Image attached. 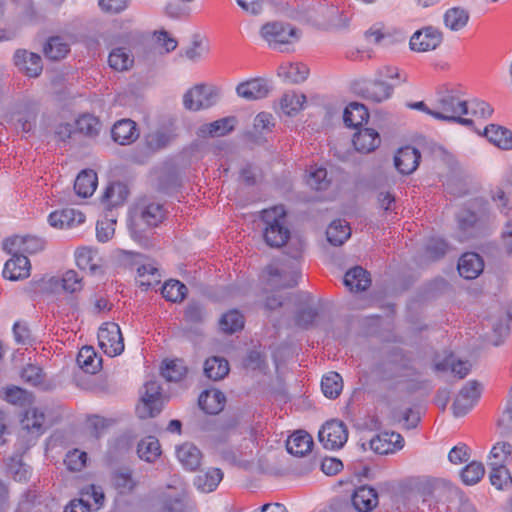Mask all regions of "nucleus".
<instances>
[{
	"label": "nucleus",
	"instance_id": "obj_51",
	"mask_svg": "<svg viewBox=\"0 0 512 512\" xmlns=\"http://www.w3.org/2000/svg\"><path fill=\"white\" fill-rule=\"evenodd\" d=\"M187 292V287L178 280H169L162 287L163 297L171 302H181Z\"/></svg>",
	"mask_w": 512,
	"mask_h": 512
},
{
	"label": "nucleus",
	"instance_id": "obj_52",
	"mask_svg": "<svg viewBox=\"0 0 512 512\" xmlns=\"http://www.w3.org/2000/svg\"><path fill=\"white\" fill-rule=\"evenodd\" d=\"M97 252L89 247H82L76 250L75 258L76 264L81 270L89 269L92 273H95L98 269L94 259Z\"/></svg>",
	"mask_w": 512,
	"mask_h": 512
},
{
	"label": "nucleus",
	"instance_id": "obj_38",
	"mask_svg": "<svg viewBox=\"0 0 512 512\" xmlns=\"http://www.w3.org/2000/svg\"><path fill=\"white\" fill-rule=\"evenodd\" d=\"M351 235V228L345 220L333 221L326 230L329 243L334 246H341Z\"/></svg>",
	"mask_w": 512,
	"mask_h": 512
},
{
	"label": "nucleus",
	"instance_id": "obj_48",
	"mask_svg": "<svg viewBox=\"0 0 512 512\" xmlns=\"http://www.w3.org/2000/svg\"><path fill=\"white\" fill-rule=\"evenodd\" d=\"M54 285L61 284L62 289L68 293H75L82 289V277L74 270L66 271L61 278H52Z\"/></svg>",
	"mask_w": 512,
	"mask_h": 512
},
{
	"label": "nucleus",
	"instance_id": "obj_21",
	"mask_svg": "<svg viewBox=\"0 0 512 512\" xmlns=\"http://www.w3.org/2000/svg\"><path fill=\"white\" fill-rule=\"evenodd\" d=\"M381 138L379 133L372 128L358 130L353 137V145L358 152L371 153L379 147Z\"/></svg>",
	"mask_w": 512,
	"mask_h": 512
},
{
	"label": "nucleus",
	"instance_id": "obj_35",
	"mask_svg": "<svg viewBox=\"0 0 512 512\" xmlns=\"http://www.w3.org/2000/svg\"><path fill=\"white\" fill-rule=\"evenodd\" d=\"M97 187V174L93 170L81 171L75 182L74 190L80 197H90Z\"/></svg>",
	"mask_w": 512,
	"mask_h": 512
},
{
	"label": "nucleus",
	"instance_id": "obj_32",
	"mask_svg": "<svg viewBox=\"0 0 512 512\" xmlns=\"http://www.w3.org/2000/svg\"><path fill=\"white\" fill-rule=\"evenodd\" d=\"M129 188L123 182H113L106 188L102 202L106 203L109 208L122 205L129 196Z\"/></svg>",
	"mask_w": 512,
	"mask_h": 512
},
{
	"label": "nucleus",
	"instance_id": "obj_59",
	"mask_svg": "<svg viewBox=\"0 0 512 512\" xmlns=\"http://www.w3.org/2000/svg\"><path fill=\"white\" fill-rule=\"evenodd\" d=\"M491 198L501 213L507 215L512 209V194L502 187H496L491 191Z\"/></svg>",
	"mask_w": 512,
	"mask_h": 512
},
{
	"label": "nucleus",
	"instance_id": "obj_20",
	"mask_svg": "<svg viewBox=\"0 0 512 512\" xmlns=\"http://www.w3.org/2000/svg\"><path fill=\"white\" fill-rule=\"evenodd\" d=\"M457 268L465 279H475L482 273L484 262L477 253L467 252L460 257Z\"/></svg>",
	"mask_w": 512,
	"mask_h": 512
},
{
	"label": "nucleus",
	"instance_id": "obj_45",
	"mask_svg": "<svg viewBox=\"0 0 512 512\" xmlns=\"http://www.w3.org/2000/svg\"><path fill=\"white\" fill-rule=\"evenodd\" d=\"M305 101L306 96L304 94L288 92L280 100V109L284 114L293 116L303 108Z\"/></svg>",
	"mask_w": 512,
	"mask_h": 512
},
{
	"label": "nucleus",
	"instance_id": "obj_64",
	"mask_svg": "<svg viewBox=\"0 0 512 512\" xmlns=\"http://www.w3.org/2000/svg\"><path fill=\"white\" fill-rule=\"evenodd\" d=\"M86 461L87 454L77 449L69 451L64 459V463L70 471H80L85 467Z\"/></svg>",
	"mask_w": 512,
	"mask_h": 512
},
{
	"label": "nucleus",
	"instance_id": "obj_28",
	"mask_svg": "<svg viewBox=\"0 0 512 512\" xmlns=\"http://www.w3.org/2000/svg\"><path fill=\"white\" fill-rule=\"evenodd\" d=\"M112 138L120 145H127L138 138L136 123L130 119L116 122L111 131Z\"/></svg>",
	"mask_w": 512,
	"mask_h": 512
},
{
	"label": "nucleus",
	"instance_id": "obj_36",
	"mask_svg": "<svg viewBox=\"0 0 512 512\" xmlns=\"http://www.w3.org/2000/svg\"><path fill=\"white\" fill-rule=\"evenodd\" d=\"M369 113L367 108L358 102L350 103L344 110L343 120L346 126L358 128L367 122Z\"/></svg>",
	"mask_w": 512,
	"mask_h": 512
},
{
	"label": "nucleus",
	"instance_id": "obj_61",
	"mask_svg": "<svg viewBox=\"0 0 512 512\" xmlns=\"http://www.w3.org/2000/svg\"><path fill=\"white\" fill-rule=\"evenodd\" d=\"M21 378L28 385L38 387L43 384L44 375L40 367L28 364L23 368Z\"/></svg>",
	"mask_w": 512,
	"mask_h": 512
},
{
	"label": "nucleus",
	"instance_id": "obj_60",
	"mask_svg": "<svg viewBox=\"0 0 512 512\" xmlns=\"http://www.w3.org/2000/svg\"><path fill=\"white\" fill-rule=\"evenodd\" d=\"M112 481L114 486L121 493L131 492L136 486V482L133 480L131 472L127 469L116 471L113 474Z\"/></svg>",
	"mask_w": 512,
	"mask_h": 512
},
{
	"label": "nucleus",
	"instance_id": "obj_58",
	"mask_svg": "<svg viewBox=\"0 0 512 512\" xmlns=\"http://www.w3.org/2000/svg\"><path fill=\"white\" fill-rule=\"evenodd\" d=\"M206 318V311L203 305L195 300H191L184 310V320L190 324L203 323Z\"/></svg>",
	"mask_w": 512,
	"mask_h": 512
},
{
	"label": "nucleus",
	"instance_id": "obj_16",
	"mask_svg": "<svg viewBox=\"0 0 512 512\" xmlns=\"http://www.w3.org/2000/svg\"><path fill=\"white\" fill-rule=\"evenodd\" d=\"M11 254L12 258L5 263L3 276L13 281L27 278L31 269L29 259L19 252Z\"/></svg>",
	"mask_w": 512,
	"mask_h": 512
},
{
	"label": "nucleus",
	"instance_id": "obj_6",
	"mask_svg": "<svg viewBox=\"0 0 512 512\" xmlns=\"http://www.w3.org/2000/svg\"><path fill=\"white\" fill-rule=\"evenodd\" d=\"M411 488L423 498V502L428 498H435L437 502L442 501L447 495L456 494L457 490L448 482L442 479L417 478L411 482Z\"/></svg>",
	"mask_w": 512,
	"mask_h": 512
},
{
	"label": "nucleus",
	"instance_id": "obj_40",
	"mask_svg": "<svg viewBox=\"0 0 512 512\" xmlns=\"http://www.w3.org/2000/svg\"><path fill=\"white\" fill-rule=\"evenodd\" d=\"M137 453L140 459L153 463L161 455V448L158 439L148 436L142 439L137 446Z\"/></svg>",
	"mask_w": 512,
	"mask_h": 512
},
{
	"label": "nucleus",
	"instance_id": "obj_53",
	"mask_svg": "<svg viewBox=\"0 0 512 512\" xmlns=\"http://www.w3.org/2000/svg\"><path fill=\"white\" fill-rule=\"evenodd\" d=\"M187 368L181 360H172L161 368L162 376L168 381H180L186 374Z\"/></svg>",
	"mask_w": 512,
	"mask_h": 512
},
{
	"label": "nucleus",
	"instance_id": "obj_17",
	"mask_svg": "<svg viewBox=\"0 0 512 512\" xmlns=\"http://www.w3.org/2000/svg\"><path fill=\"white\" fill-rule=\"evenodd\" d=\"M275 126L274 117L268 112H260L256 115L253 127L246 132V138L255 144L264 142V135L270 133Z\"/></svg>",
	"mask_w": 512,
	"mask_h": 512
},
{
	"label": "nucleus",
	"instance_id": "obj_29",
	"mask_svg": "<svg viewBox=\"0 0 512 512\" xmlns=\"http://www.w3.org/2000/svg\"><path fill=\"white\" fill-rule=\"evenodd\" d=\"M484 136L489 142L502 150L512 149V131L503 126L496 124L488 125L485 128Z\"/></svg>",
	"mask_w": 512,
	"mask_h": 512
},
{
	"label": "nucleus",
	"instance_id": "obj_63",
	"mask_svg": "<svg viewBox=\"0 0 512 512\" xmlns=\"http://www.w3.org/2000/svg\"><path fill=\"white\" fill-rule=\"evenodd\" d=\"M307 184L314 190H325L329 186L326 169L317 168L311 171L307 178Z\"/></svg>",
	"mask_w": 512,
	"mask_h": 512
},
{
	"label": "nucleus",
	"instance_id": "obj_55",
	"mask_svg": "<svg viewBox=\"0 0 512 512\" xmlns=\"http://www.w3.org/2000/svg\"><path fill=\"white\" fill-rule=\"evenodd\" d=\"M485 469L481 462L472 461L462 471L461 478L467 485L478 483L484 476Z\"/></svg>",
	"mask_w": 512,
	"mask_h": 512
},
{
	"label": "nucleus",
	"instance_id": "obj_5",
	"mask_svg": "<svg viewBox=\"0 0 512 512\" xmlns=\"http://www.w3.org/2000/svg\"><path fill=\"white\" fill-rule=\"evenodd\" d=\"M163 401L161 386L151 380L144 384L140 402L136 406V414L140 419L153 418L162 411Z\"/></svg>",
	"mask_w": 512,
	"mask_h": 512
},
{
	"label": "nucleus",
	"instance_id": "obj_49",
	"mask_svg": "<svg viewBox=\"0 0 512 512\" xmlns=\"http://www.w3.org/2000/svg\"><path fill=\"white\" fill-rule=\"evenodd\" d=\"M435 369L437 371H447L451 369L452 373L459 377V379L465 378L471 369V364L468 361H457L453 360V357L450 356L443 360L442 362H438L435 364Z\"/></svg>",
	"mask_w": 512,
	"mask_h": 512
},
{
	"label": "nucleus",
	"instance_id": "obj_19",
	"mask_svg": "<svg viewBox=\"0 0 512 512\" xmlns=\"http://www.w3.org/2000/svg\"><path fill=\"white\" fill-rule=\"evenodd\" d=\"M236 93L247 101H254L265 98L269 93V87L265 80L255 78L238 84Z\"/></svg>",
	"mask_w": 512,
	"mask_h": 512
},
{
	"label": "nucleus",
	"instance_id": "obj_62",
	"mask_svg": "<svg viewBox=\"0 0 512 512\" xmlns=\"http://www.w3.org/2000/svg\"><path fill=\"white\" fill-rule=\"evenodd\" d=\"M318 314L316 308L307 307L300 309L295 315V324L302 329H309L313 326Z\"/></svg>",
	"mask_w": 512,
	"mask_h": 512
},
{
	"label": "nucleus",
	"instance_id": "obj_13",
	"mask_svg": "<svg viewBox=\"0 0 512 512\" xmlns=\"http://www.w3.org/2000/svg\"><path fill=\"white\" fill-rule=\"evenodd\" d=\"M3 247L8 253L34 254L44 249L45 241L36 236H14L4 241Z\"/></svg>",
	"mask_w": 512,
	"mask_h": 512
},
{
	"label": "nucleus",
	"instance_id": "obj_47",
	"mask_svg": "<svg viewBox=\"0 0 512 512\" xmlns=\"http://www.w3.org/2000/svg\"><path fill=\"white\" fill-rule=\"evenodd\" d=\"M176 134L172 129L161 128L146 137L147 146L152 150H158L166 147L174 138Z\"/></svg>",
	"mask_w": 512,
	"mask_h": 512
},
{
	"label": "nucleus",
	"instance_id": "obj_33",
	"mask_svg": "<svg viewBox=\"0 0 512 512\" xmlns=\"http://www.w3.org/2000/svg\"><path fill=\"white\" fill-rule=\"evenodd\" d=\"M222 478L223 472L219 468H210L195 477L194 485L199 491L209 493L216 489Z\"/></svg>",
	"mask_w": 512,
	"mask_h": 512
},
{
	"label": "nucleus",
	"instance_id": "obj_12",
	"mask_svg": "<svg viewBox=\"0 0 512 512\" xmlns=\"http://www.w3.org/2000/svg\"><path fill=\"white\" fill-rule=\"evenodd\" d=\"M267 284L274 289L291 288L298 284L299 272L287 267L271 264L266 268Z\"/></svg>",
	"mask_w": 512,
	"mask_h": 512
},
{
	"label": "nucleus",
	"instance_id": "obj_22",
	"mask_svg": "<svg viewBox=\"0 0 512 512\" xmlns=\"http://www.w3.org/2000/svg\"><path fill=\"white\" fill-rule=\"evenodd\" d=\"M48 221L51 226L56 228H71L85 221L83 213L74 209H64L55 211L49 215Z\"/></svg>",
	"mask_w": 512,
	"mask_h": 512
},
{
	"label": "nucleus",
	"instance_id": "obj_30",
	"mask_svg": "<svg viewBox=\"0 0 512 512\" xmlns=\"http://www.w3.org/2000/svg\"><path fill=\"white\" fill-rule=\"evenodd\" d=\"M344 284L350 291L361 292L371 284L369 273L360 266L348 270L344 276Z\"/></svg>",
	"mask_w": 512,
	"mask_h": 512
},
{
	"label": "nucleus",
	"instance_id": "obj_4",
	"mask_svg": "<svg viewBox=\"0 0 512 512\" xmlns=\"http://www.w3.org/2000/svg\"><path fill=\"white\" fill-rule=\"evenodd\" d=\"M458 238L461 242L482 234L489 223V215L484 211L463 209L457 214Z\"/></svg>",
	"mask_w": 512,
	"mask_h": 512
},
{
	"label": "nucleus",
	"instance_id": "obj_8",
	"mask_svg": "<svg viewBox=\"0 0 512 512\" xmlns=\"http://www.w3.org/2000/svg\"><path fill=\"white\" fill-rule=\"evenodd\" d=\"M261 35L274 48L298 38L296 29L282 22L266 23L261 28Z\"/></svg>",
	"mask_w": 512,
	"mask_h": 512
},
{
	"label": "nucleus",
	"instance_id": "obj_7",
	"mask_svg": "<svg viewBox=\"0 0 512 512\" xmlns=\"http://www.w3.org/2000/svg\"><path fill=\"white\" fill-rule=\"evenodd\" d=\"M98 341L101 349L110 357L117 356L124 350L123 336L116 323L103 324L98 331Z\"/></svg>",
	"mask_w": 512,
	"mask_h": 512
},
{
	"label": "nucleus",
	"instance_id": "obj_56",
	"mask_svg": "<svg viewBox=\"0 0 512 512\" xmlns=\"http://www.w3.org/2000/svg\"><path fill=\"white\" fill-rule=\"evenodd\" d=\"M490 467V482L497 489L502 490L511 485L512 477L507 467L489 466Z\"/></svg>",
	"mask_w": 512,
	"mask_h": 512
},
{
	"label": "nucleus",
	"instance_id": "obj_25",
	"mask_svg": "<svg viewBox=\"0 0 512 512\" xmlns=\"http://www.w3.org/2000/svg\"><path fill=\"white\" fill-rule=\"evenodd\" d=\"M226 397L219 390L203 391L198 399L199 407L207 414H218L225 406Z\"/></svg>",
	"mask_w": 512,
	"mask_h": 512
},
{
	"label": "nucleus",
	"instance_id": "obj_50",
	"mask_svg": "<svg viewBox=\"0 0 512 512\" xmlns=\"http://www.w3.org/2000/svg\"><path fill=\"white\" fill-rule=\"evenodd\" d=\"M219 326L223 332L232 334L244 327V317L237 310H231L221 317Z\"/></svg>",
	"mask_w": 512,
	"mask_h": 512
},
{
	"label": "nucleus",
	"instance_id": "obj_24",
	"mask_svg": "<svg viewBox=\"0 0 512 512\" xmlns=\"http://www.w3.org/2000/svg\"><path fill=\"white\" fill-rule=\"evenodd\" d=\"M176 455L186 470L194 471L201 465L202 453L193 443L186 442L177 447Z\"/></svg>",
	"mask_w": 512,
	"mask_h": 512
},
{
	"label": "nucleus",
	"instance_id": "obj_9",
	"mask_svg": "<svg viewBox=\"0 0 512 512\" xmlns=\"http://www.w3.org/2000/svg\"><path fill=\"white\" fill-rule=\"evenodd\" d=\"M318 437L325 448L335 450L343 447L347 442L348 431L343 422L331 420L322 426Z\"/></svg>",
	"mask_w": 512,
	"mask_h": 512
},
{
	"label": "nucleus",
	"instance_id": "obj_18",
	"mask_svg": "<svg viewBox=\"0 0 512 512\" xmlns=\"http://www.w3.org/2000/svg\"><path fill=\"white\" fill-rule=\"evenodd\" d=\"M351 503L358 512H370L378 504V494L374 488L364 485L354 491Z\"/></svg>",
	"mask_w": 512,
	"mask_h": 512
},
{
	"label": "nucleus",
	"instance_id": "obj_26",
	"mask_svg": "<svg viewBox=\"0 0 512 512\" xmlns=\"http://www.w3.org/2000/svg\"><path fill=\"white\" fill-rule=\"evenodd\" d=\"M38 111L39 103L36 100L25 99L21 102L17 122L23 132L28 133L33 129Z\"/></svg>",
	"mask_w": 512,
	"mask_h": 512
},
{
	"label": "nucleus",
	"instance_id": "obj_3",
	"mask_svg": "<svg viewBox=\"0 0 512 512\" xmlns=\"http://www.w3.org/2000/svg\"><path fill=\"white\" fill-rule=\"evenodd\" d=\"M438 106L440 110H435V113H432V117L435 119L455 122L467 127L473 125V120L462 117V115L469 113V106L468 102L459 96L450 92L446 93L439 98Z\"/></svg>",
	"mask_w": 512,
	"mask_h": 512
},
{
	"label": "nucleus",
	"instance_id": "obj_11",
	"mask_svg": "<svg viewBox=\"0 0 512 512\" xmlns=\"http://www.w3.org/2000/svg\"><path fill=\"white\" fill-rule=\"evenodd\" d=\"M216 94L213 89L199 84L188 90L183 96L184 107L191 111L207 109L214 105Z\"/></svg>",
	"mask_w": 512,
	"mask_h": 512
},
{
	"label": "nucleus",
	"instance_id": "obj_54",
	"mask_svg": "<svg viewBox=\"0 0 512 512\" xmlns=\"http://www.w3.org/2000/svg\"><path fill=\"white\" fill-rule=\"evenodd\" d=\"M76 127L80 133L89 137H94L99 133L100 122L93 115L85 114L77 119Z\"/></svg>",
	"mask_w": 512,
	"mask_h": 512
},
{
	"label": "nucleus",
	"instance_id": "obj_1",
	"mask_svg": "<svg viewBox=\"0 0 512 512\" xmlns=\"http://www.w3.org/2000/svg\"><path fill=\"white\" fill-rule=\"evenodd\" d=\"M165 217L163 205L151 197L144 196L136 200L130 209V232L136 241L148 246L145 230L158 226Z\"/></svg>",
	"mask_w": 512,
	"mask_h": 512
},
{
	"label": "nucleus",
	"instance_id": "obj_42",
	"mask_svg": "<svg viewBox=\"0 0 512 512\" xmlns=\"http://www.w3.org/2000/svg\"><path fill=\"white\" fill-rule=\"evenodd\" d=\"M469 12L462 7H453L444 14V24L452 31L463 29L469 21Z\"/></svg>",
	"mask_w": 512,
	"mask_h": 512
},
{
	"label": "nucleus",
	"instance_id": "obj_10",
	"mask_svg": "<svg viewBox=\"0 0 512 512\" xmlns=\"http://www.w3.org/2000/svg\"><path fill=\"white\" fill-rule=\"evenodd\" d=\"M443 41V34L432 26L416 31L410 38V48L415 52H429L435 50Z\"/></svg>",
	"mask_w": 512,
	"mask_h": 512
},
{
	"label": "nucleus",
	"instance_id": "obj_39",
	"mask_svg": "<svg viewBox=\"0 0 512 512\" xmlns=\"http://www.w3.org/2000/svg\"><path fill=\"white\" fill-rule=\"evenodd\" d=\"M70 51V45L60 36L50 37L43 47L44 55L50 60H60Z\"/></svg>",
	"mask_w": 512,
	"mask_h": 512
},
{
	"label": "nucleus",
	"instance_id": "obj_31",
	"mask_svg": "<svg viewBox=\"0 0 512 512\" xmlns=\"http://www.w3.org/2000/svg\"><path fill=\"white\" fill-rule=\"evenodd\" d=\"M309 69L302 63H283L278 68V76L284 81L298 84L306 80Z\"/></svg>",
	"mask_w": 512,
	"mask_h": 512
},
{
	"label": "nucleus",
	"instance_id": "obj_15",
	"mask_svg": "<svg viewBox=\"0 0 512 512\" xmlns=\"http://www.w3.org/2000/svg\"><path fill=\"white\" fill-rule=\"evenodd\" d=\"M420 159L421 154L416 148L406 146L397 151L394 157V165L399 173L409 175L417 169Z\"/></svg>",
	"mask_w": 512,
	"mask_h": 512
},
{
	"label": "nucleus",
	"instance_id": "obj_2",
	"mask_svg": "<svg viewBox=\"0 0 512 512\" xmlns=\"http://www.w3.org/2000/svg\"><path fill=\"white\" fill-rule=\"evenodd\" d=\"M286 212L283 206H274L262 211L265 223L264 239L271 247H282L290 237V231L285 226Z\"/></svg>",
	"mask_w": 512,
	"mask_h": 512
},
{
	"label": "nucleus",
	"instance_id": "obj_43",
	"mask_svg": "<svg viewBox=\"0 0 512 512\" xmlns=\"http://www.w3.org/2000/svg\"><path fill=\"white\" fill-rule=\"evenodd\" d=\"M108 63L116 71H126L133 66L134 58L125 48H115L109 54Z\"/></svg>",
	"mask_w": 512,
	"mask_h": 512
},
{
	"label": "nucleus",
	"instance_id": "obj_27",
	"mask_svg": "<svg viewBox=\"0 0 512 512\" xmlns=\"http://www.w3.org/2000/svg\"><path fill=\"white\" fill-rule=\"evenodd\" d=\"M313 439L307 432L298 430L294 432L286 441L287 451L298 457H302L311 451Z\"/></svg>",
	"mask_w": 512,
	"mask_h": 512
},
{
	"label": "nucleus",
	"instance_id": "obj_14",
	"mask_svg": "<svg viewBox=\"0 0 512 512\" xmlns=\"http://www.w3.org/2000/svg\"><path fill=\"white\" fill-rule=\"evenodd\" d=\"M13 60L15 66L28 77H38L43 70L41 56L25 49L16 50Z\"/></svg>",
	"mask_w": 512,
	"mask_h": 512
},
{
	"label": "nucleus",
	"instance_id": "obj_46",
	"mask_svg": "<svg viewBox=\"0 0 512 512\" xmlns=\"http://www.w3.org/2000/svg\"><path fill=\"white\" fill-rule=\"evenodd\" d=\"M321 389L327 398H337L343 389L342 377L337 372L328 373L322 378Z\"/></svg>",
	"mask_w": 512,
	"mask_h": 512
},
{
	"label": "nucleus",
	"instance_id": "obj_37",
	"mask_svg": "<svg viewBox=\"0 0 512 512\" xmlns=\"http://www.w3.org/2000/svg\"><path fill=\"white\" fill-rule=\"evenodd\" d=\"M229 370L228 361L218 356L208 358L204 364L205 375L213 381H219L225 378L228 375Z\"/></svg>",
	"mask_w": 512,
	"mask_h": 512
},
{
	"label": "nucleus",
	"instance_id": "obj_41",
	"mask_svg": "<svg viewBox=\"0 0 512 512\" xmlns=\"http://www.w3.org/2000/svg\"><path fill=\"white\" fill-rule=\"evenodd\" d=\"M393 86L382 81L376 80L370 83L364 90V97L376 103L385 101L391 97Z\"/></svg>",
	"mask_w": 512,
	"mask_h": 512
},
{
	"label": "nucleus",
	"instance_id": "obj_57",
	"mask_svg": "<svg viewBox=\"0 0 512 512\" xmlns=\"http://www.w3.org/2000/svg\"><path fill=\"white\" fill-rule=\"evenodd\" d=\"M45 416L39 413L36 409H32L26 413L25 418L22 420L23 428L29 432L42 434Z\"/></svg>",
	"mask_w": 512,
	"mask_h": 512
},
{
	"label": "nucleus",
	"instance_id": "obj_34",
	"mask_svg": "<svg viewBox=\"0 0 512 512\" xmlns=\"http://www.w3.org/2000/svg\"><path fill=\"white\" fill-rule=\"evenodd\" d=\"M78 366L86 373L95 374L99 371L102 364V358L98 357L91 346H84L77 355Z\"/></svg>",
	"mask_w": 512,
	"mask_h": 512
},
{
	"label": "nucleus",
	"instance_id": "obj_44",
	"mask_svg": "<svg viewBox=\"0 0 512 512\" xmlns=\"http://www.w3.org/2000/svg\"><path fill=\"white\" fill-rule=\"evenodd\" d=\"M512 458V445L508 442H499L491 449L488 466L506 467Z\"/></svg>",
	"mask_w": 512,
	"mask_h": 512
},
{
	"label": "nucleus",
	"instance_id": "obj_23",
	"mask_svg": "<svg viewBox=\"0 0 512 512\" xmlns=\"http://www.w3.org/2000/svg\"><path fill=\"white\" fill-rule=\"evenodd\" d=\"M237 119L234 116H228L211 123L202 125L199 128L198 135L202 137H220L225 136L234 130Z\"/></svg>",
	"mask_w": 512,
	"mask_h": 512
}]
</instances>
